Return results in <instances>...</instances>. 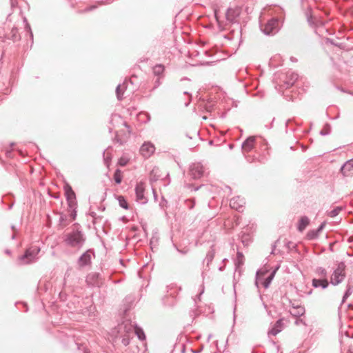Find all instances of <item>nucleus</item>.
I'll return each instance as SVG.
<instances>
[{
	"label": "nucleus",
	"mask_w": 353,
	"mask_h": 353,
	"mask_svg": "<svg viewBox=\"0 0 353 353\" xmlns=\"http://www.w3.org/2000/svg\"><path fill=\"white\" fill-rule=\"evenodd\" d=\"M290 305L292 306V307L293 308V306H297L298 305H295L294 303L292 302V301H290Z\"/></svg>",
	"instance_id": "603ef678"
},
{
	"label": "nucleus",
	"mask_w": 353,
	"mask_h": 353,
	"mask_svg": "<svg viewBox=\"0 0 353 353\" xmlns=\"http://www.w3.org/2000/svg\"><path fill=\"white\" fill-rule=\"evenodd\" d=\"M91 215H92V217H94V216H95V213H94V212H92Z\"/></svg>",
	"instance_id": "052dcab7"
},
{
	"label": "nucleus",
	"mask_w": 353,
	"mask_h": 353,
	"mask_svg": "<svg viewBox=\"0 0 353 353\" xmlns=\"http://www.w3.org/2000/svg\"><path fill=\"white\" fill-rule=\"evenodd\" d=\"M94 257V252L92 249L87 250L83 252L77 260V265L79 268H83L90 266L92 263V258Z\"/></svg>",
	"instance_id": "0eeeda50"
},
{
	"label": "nucleus",
	"mask_w": 353,
	"mask_h": 353,
	"mask_svg": "<svg viewBox=\"0 0 353 353\" xmlns=\"http://www.w3.org/2000/svg\"><path fill=\"white\" fill-rule=\"evenodd\" d=\"M341 172L343 175L348 176L353 173V160H350L347 161L342 167H341Z\"/></svg>",
	"instance_id": "a211bd4d"
},
{
	"label": "nucleus",
	"mask_w": 353,
	"mask_h": 353,
	"mask_svg": "<svg viewBox=\"0 0 353 353\" xmlns=\"http://www.w3.org/2000/svg\"><path fill=\"white\" fill-rule=\"evenodd\" d=\"M261 29L266 35H274L279 30V20L273 18L269 20L264 26H261Z\"/></svg>",
	"instance_id": "423d86ee"
},
{
	"label": "nucleus",
	"mask_w": 353,
	"mask_h": 353,
	"mask_svg": "<svg viewBox=\"0 0 353 353\" xmlns=\"http://www.w3.org/2000/svg\"><path fill=\"white\" fill-rule=\"evenodd\" d=\"M128 163V160L124 159V158H121L119 160V164L121 165V166H125Z\"/></svg>",
	"instance_id": "58836bf2"
},
{
	"label": "nucleus",
	"mask_w": 353,
	"mask_h": 353,
	"mask_svg": "<svg viewBox=\"0 0 353 353\" xmlns=\"http://www.w3.org/2000/svg\"><path fill=\"white\" fill-rule=\"evenodd\" d=\"M315 272L316 274L321 276V277H323V279H326V276H327V271L325 268H322V267H318L316 270H315Z\"/></svg>",
	"instance_id": "c85d7f7f"
},
{
	"label": "nucleus",
	"mask_w": 353,
	"mask_h": 353,
	"mask_svg": "<svg viewBox=\"0 0 353 353\" xmlns=\"http://www.w3.org/2000/svg\"><path fill=\"white\" fill-rule=\"evenodd\" d=\"M136 200L141 204H145L148 199L145 196V184L139 182L135 187Z\"/></svg>",
	"instance_id": "6e6552de"
},
{
	"label": "nucleus",
	"mask_w": 353,
	"mask_h": 353,
	"mask_svg": "<svg viewBox=\"0 0 353 353\" xmlns=\"http://www.w3.org/2000/svg\"><path fill=\"white\" fill-rule=\"evenodd\" d=\"M165 70V67L162 64H157L153 67V73L157 77H161Z\"/></svg>",
	"instance_id": "4be33fe9"
},
{
	"label": "nucleus",
	"mask_w": 353,
	"mask_h": 353,
	"mask_svg": "<svg viewBox=\"0 0 353 353\" xmlns=\"http://www.w3.org/2000/svg\"><path fill=\"white\" fill-rule=\"evenodd\" d=\"M86 282L90 285H99L101 283L99 274L97 272L90 273L86 277Z\"/></svg>",
	"instance_id": "2eb2a0df"
},
{
	"label": "nucleus",
	"mask_w": 353,
	"mask_h": 353,
	"mask_svg": "<svg viewBox=\"0 0 353 353\" xmlns=\"http://www.w3.org/2000/svg\"><path fill=\"white\" fill-rule=\"evenodd\" d=\"M342 210H343L342 207H340V206L336 207L334 209L332 210L331 211H330L328 212V216L332 218H334V217L336 216Z\"/></svg>",
	"instance_id": "7c9ffc66"
},
{
	"label": "nucleus",
	"mask_w": 353,
	"mask_h": 353,
	"mask_svg": "<svg viewBox=\"0 0 353 353\" xmlns=\"http://www.w3.org/2000/svg\"><path fill=\"white\" fill-rule=\"evenodd\" d=\"M283 329V321L282 319H279L274 324L272 327L268 331L269 335L276 336Z\"/></svg>",
	"instance_id": "f3484780"
},
{
	"label": "nucleus",
	"mask_w": 353,
	"mask_h": 353,
	"mask_svg": "<svg viewBox=\"0 0 353 353\" xmlns=\"http://www.w3.org/2000/svg\"><path fill=\"white\" fill-rule=\"evenodd\" d=\"M63 243L67 248L79 251L86 241V236L83 231L78 228H72L63 235Z\"/></svg>",
	"instance_id": "f257e3e1"
},
{
	"label": "nucleus",
	"mask_w": 353,
	"mask_h": 353,
	"mask_svg": "<svg viewBox=\"0 0 353 353\" xmlns=\"http://www.w3.org/2000/svg\"><path fill=\"white\" fill-rule=\"evenodd\" d=\"M240 10L239 8H228L226 13L225 17L226 19L230 22H234L236 19L239 16Z\"/></svg>",
	"instance_id": "dca6fc26"
},
{
	"label": "nucleus",
	"mask_w": 353,
	"mask_h": 353,
	"mask_svg": "<svg viewBox=\"0 0 353 353\" xmlns=\"http://www.w3.org/2000/svg\"><path fill=\"white\" fill-rule=\"evenodd\" d=\"M345 267L343 262H341L338 264L337 268L334 270L330 278V283L332 285H337L345 279Z\"/></svg>",
	"instance_id": "39448f33"
},
{
	"label": "nucleus",
	"mask_w": 353,
	"mask_h": 353,
	"mask_svg": "<svg viewBox=\"0 0 353 353\" xmlns=\"http://www.w3.org/2000/svg\"><path fill=\"white\" fill-rule=\"evenodd\" d=\"M23 21L26 23V30L30 32V37H31V38H32V37H33V34H32V31H31L30 26V25L28 23L27 20H26V18H24Z\"/></svg>",
	"instance_id": "4c0bfd02"
},
{
	"label": "nucleus",
	"mask_w": 353,
	"mask_h": 353,
	"mask_svg": "<svg viewBox=\"0 0 353 353\" xmlns=\"http://www.w3.org/2000/svg\"><path fill=\"white\" fill-rule=\"evenodd\" d=\"M189 172L193 179H199L203 175L204 168L201 163H194L190 165Z\"/></svg>",
	"instance_id": "9d476101"
},
{
	"label": "nucleus",
	"mask_w": 353,
	"mask_h": 353,
	"mask_svg": "<svg viewBox=\"0 0 353 353\" xmlns=\"http://www.w3.org/2000/svg\"><path fill=\"white\" fill-rule=\"evenodd\" d=\"M119 205L123 208L127 210L128 208V204L125 198L123 196H119L117 198Z\"/></svg>",
	"instance_id": "c756f323"
},
{
	"label": "nucleus",
	"mask_w": 353,
	"mask_h": 353,
	"mask_svg": "<svg viewBox=\"0 0 353 353\" xmlns=\"http://www.w3.org/2000/svg\"><path fill=\"white\" fill-rule=\"evenodd\" d=\"M122 173L119 169H117L114 174V180L117 184H120L122 181Z\"/></svg>",
	"instance_id": "bb28decb"
},
{
	"label": "nucleus",
	"mask_w": 353,
	"mask_h": 353,
	"mask_svg": "<svg viewBox=\"0 0 353 353\" xmlns=\"http://www.w3.org/2000/svg\"><path fill=\"white\" fill-rule=\"evenodd\" d=\"M279 268V266L276 267L275 269L272 270L270 273V274L266 277H265V275L268 273L267 271H264L261 273H259V272H257L256 278V285H259V284H261L264 287V288H268Z\"/></svg>",
	"instance_id": "20e7f679"
},
{
	"label": "nucleus",
	"mask_w": 353,
	"mask_h": 353,
	"mask_svg": "<svg viewBox=\"0 0 353 353\" xmlns=\"http://www.w3.org/2000/svg\"><path fill=\"white\" fill-rule=\"evenodd\" d=\"M202 293H203V290H201V292L200 294L199 295V296H198V299H199V296H200V295H201Z\"/></svg>",
	"instance_id": "13d9d810"
},
{
	"label": "nucleus",
	"mask_w": 353,
	"mask_h": 353,
	"mask_svg": "<svg viewBox=\"0 0 353 353\" xmlns=\"http://www.w3.org/2000/svg\"><path fill=\"white\" fill-rule=\"evenodd\" d=\"M10 1H11V6H12V7L15 6V1L14 0H10Z\"/></svg>",
	"instance_id": "3c124183"
},
{
	"label": "nucleus",
	"mask_w": 353,
	"mask_h": 353,
	"mask_svg": "<svg viewBox=\"0 0 353 353\" xmlns=\"http://www.w3.org/2000/svg\"><path fill=\"white\" fill-rule=\"evenodd\" d=\"M111 159H112V154H111V153L108 151V150H105L103 152V161H104L105 165L108 168L110 166V162H111Z\"/></svg>",
	"instance_id": "b1692460"
},
{
	"label": "nucleus",
	"mask_w": 353,
	"mask_h": 353,
	"mask_svg": "<svg viewBox=\"0 0 353 353\" xmlns=\"http://www.w3.org/2000/svg\"><path fill=\"white\" fill-rule=\"evenodd\" d=\"M255 140V137H250L243 141L242 143V150L243 153L249 152L253 149Z\"/></svg>",
	"instance_id": "4468645a"
},
{
	"label": "nucleus",
	"mask_w": 353,
	"mask_h": 353,
	"mask_svg": "<svg viewBox=\"0 0 353 353\" xmlns=\"http://www.w3.org/2000/svg\"><path fill=\"white\" fill-rule=\"evenodd\" d=\"M324 227H325V223H321V224L319 225V227L316 230H316V231L319 234V233L323 230V229L324 228Z\"/></svg>",
	"instance_id": "79ce46f5"
},
{
	"label": "nucleus",
	"mask_w": 353,
	"mask_h": 353,
	"mask_svg": "<svg viewBox=\"0 0 353 353\" xmlns=\"http://www.w3.org/2000/svg\"><path fill=\"white\" fill-rule=\"evenodd\" d=\"M214 254L213 251H209L207 253L206 256L204 259V262H206L207 265H208L210 264V263L212 262V261L214 259Z\"/></svg>",
	"instance_id": "2f4dec72"
},
{
	"label": "nucleus",
	"mask_w": 353,
	"mask_h": 353,
	"mask_svg": "<svg viewBox=\"0 0 353 353\" xmlns=\"http://www.w3.org/2000/svg\"><path fill=\"white\" fill-rule=\"evenodd\" d=\"M41 249L37 245H32L28 248L25 253L18 258L19 265H26L35 262L38 259Z\"/></svg>",
	"instance_id": "7ed1b4c3"
},
{
	"label": "nucleus",
	"mask_w": 353,
	"mask_h": 353,
	"mask_svg": "<svg viewBox=\"0 0 353 353\" xmlns=\"http://www.w3.org/2000/svg\"><path fill=\"white\" fill-rule=\"evenodd\" d=\"M241 240L242 243L245 246H247L251 242V236L249 234L243 233V234H242V235L241 236Z\"/></svg>",
	"instance_id": "cd10ccee"
},
{
	"label": "nucleus",
	"mask_w": 353,
	"mask_h": 353,
	"mask_svg": "<svg viewBox=\"0 0 353 353\" xmlns=\"http://www.w3.org/2000/svg\"><path fill=\"white\" fill-rule=\"evenodd\" d=\"M309 223H310V219H308V217L306 216H302L300 219L299 222L298 230L300 232L303 231L306 228V227L309 225Z\"/></svg>",
	"instance_id": "412c9836"
},
{
	"label": "nucleus",
	"mask_w": 353,
	"mask_h": 353,
	"mask_svg": "<svg viewBox=\"0 0 353 353\" xmlns=\"http://www.w3.org/2000/svg\"><path fill=\"white\" fill-rule=\"evenodd\" d=\"M283 84L281 85L284 88H289L292 86L298 79V74L294 72L289 71L282 77Z\"/></svg>",
	"instance_id": "1a4fd4ad"
},
{
	"label": "nucleus",
	"mask_w": 353,
	"mask_h": 353,
	"mask_svg": "<svg viewBox=\"0 0 353 353\" xmlns=\"http://www.w3.org/2000/svg\"><path fill=\"white\" fill-rule=\"evenodd\" d=\"M12 230H13V234H12L11 238H12V239H14L16 238V233H15L16 229H15V227L12 225Z\"/></svg>",
	"instance_id": "a18cd8bd"
},
{
	"label": "nucleus",
	"mask_w": 353,
	"mask_h": 353,
	"mask_svg": "<svg viewBox=\"0 0 353 353\" xmlns=\"http://www.w3.org/2000/svg\"><path fill=\"white\" fill-rule=\"evenodd\" d=\"M134 334H136L137 337L141 341H144L145 339V333L141 327L134 326Z\"/></svg>",
	"instance_id": "393cba45"
},
{
	"label": "nucleus",
	"mask_w": 353,
	"mask_h": 353,
	"mask_svg": "<svg viewBox=\"0 0 353 353\" xmlns=\"http://www.w3.org/2000/svg\"><path fill=\"white\" fill-rule=\"evenodd\" d=\"M65 196L68 202V205L70 209H73L75 205V194L72 190V188L69 185H66L65 188Z\"/></svg>",
	"instance_id": "f8f14e48"
},
{
	"label": "nucleus",
	"mask_w": 353,
	"mask_h": 353,
	"mask_svg": "<svg viewBox=\"0 0 353 353\" xmlns=\"http://www.w3.org/2000/svg\"><path fill=\"white\" fill-rule=\"evenodd\" d=\"M161 84V77H157V79L154 81V89L158 88Z\"/></svg>",
	"instance_id": "a19ab883"
},
{
	"label": "nucleus",
	"mask_w": 353,
	"mask_h": 353,
	"mask_svg": "<svg viewBox=\"0 0 353 353\" xmlns=\"http://www.w3.org/2000/svg\"><path fill=\"white\" fill-rule=\"evenodd\" d=\"M134 325L129 321H125L117 327L118 336L121 338V342L125 345H129L130 339L134 335Z\"/></svg>",
	"instance_id": "f03ea898"
},
{
	"label": "nucleus",
	"mask_w": 353,
	"mask_h": 353,
	"mask_svg": "<svg viewBox=\"0 0 353 353\" xmlns=\"http://www.w3.org/2000/svg\"><path fill=\"white\" fill-rule=\"evenodd\" d=\"M6 154H7L8 157H10V151H7Z\"/></svg>",
	"instance_id": "5fc2aeb1"
},
{
	"label": "nucleus",
	"mask_w": 353,
	"mask_h": 353,
	"mask_svg": "<svg viewBox=\"0 0 353 353\" xmlns=\"http://www.w3.org/2000/svg\"><path fill=\"white\" fill-rule=\"evenodd\" d=\"M11 38L14 41H17L20 39V36L17 28H12L11 30Z\"/></svg>",
	"instance_id": "473e14b6"
},
{
	"label": "nucleus",
	"mask_w": 353,
	"mask_h": 353,
	"mask_svg": "<svg viewBox=\"0 0 353 353\" xmlns=\"http://www.w3.org/2000/svg\"><path fill=\"white\" fill-rule=\"evenodd\" d=\"M66 219V216L65 215H61L59 219L60 223L63 222Z\"/></svg>",
	"instance_id": "de8ad7c7"
},
{
	"label": "nucleus",
	"mask_w": 353,
	"mask_h": 353,
	"mask_svg": "<svg viewBox=\"0 0 353 353\" xmlns=\"http://www.w3.org/2000/svg\"><path fill=\"white\" fill-rule=\"evenodd\" d=\"M319 234L315 230H310L307 232V238L309 239H315L319 236Z\"/></svg>",
	"instance_id": "f704fd0d"
},
{
	"label": "nucleus",
	"mask_w": 353,
	"mask_h": 353,
	"mask_svg": "<svg viewBox=\"0 0 353 353\" xmlns=\"http://www.w3.org/2000/svg\"><path fill=\"white\" fill-rule=\"evenodd\" d=\"M244 263V256L242 252H238L236 254V259L235 261V265L239 268Z\"/></svg>",
	"instance_id": "a878e982"
},
{
	"label": "nucleus",
	"mask_w": 353,
	"mask_h": 353,
	"mask_svg": "<svg viewBox=\"0 0 353 353\" xmlns=\"http://www.w3.org/2000/svg\"><path fill=\"white\" fill-rule=\"evenodd\" d=\"M125 83L123 84H119L116 88V94L118 100L121 101L123 99V91L125 89Z\"/></svg>",
	"instance_id": "5701e85b"
},
{
	"label": "nucleus",
	"mask_w": 353,
	"mask_h": 353,
	"mask_svg": "<svg viewBox=\"0 0 353 353\" xmlns=\"http://www.w3.org/2000/svg\"><path fill=\"white\" fill-rule=\"evenodd\" d=\"M185 203L188 209L192 210L194 208L195 202L194 199H187Z\"/></svg>",
	"instance_id": "c9c22d12"
},
{
	"label": "nucleus",
	"mask_w": 353,
	"mask_h": 353,
	"mask_svg": "<svg viewBox=\"0 0 353 353\" xmlns=\"http://www.w3.org/2000/svg\"><path fill=\"white\" fill-rule=\"evenodd\" d=\"M155 150V147L150 142H145L140 148V153L144 158H149Z\"/></svg>",
	"instance_id": "9b49d317"
},
{
	"label": "nucleus",
	"mask_w": 353,
	"mask_h": 353,
	"mask_svg": "<svg viewBox=\"0 0 353 353\" xmlns=\"http://www.w3.org/2000/svg\"><path fill=\"white\" fill-rule=\"evenodd\" d=\"M290 314L295 317H300L305 313V308L301 305L293 306V310H291Z\"/></svg>",
	"instance_id": "aec40b11"
},
{
	"label": "nucleus",
	"mask_w": 353,
	"mask_h": 353,
	"mask_svg": "<svg viewBox=\"0 0 353 353\" xmlns=\"http://www.w3.org/2000/svg\"><path fill=\"white\" fill-rule=\"evenodd\" d=\"M345 292L350 295H351L353 292V285L350 283V281L347 282Z\"/></svg>",
	"instance_id": "e433bc0d"
},
{
	"label": "nucleus",
	"mask_w": 353,
	"mask_h": 353,
	"mask_svg": "<svg viewBox=\"0 0 353 353\" xmlns=\"http://www.w3.org/2000/svg\"><path fill=\"white\" fill-rule=\"evenodd\" d=\"M244 204L245 200L241 196L234 197L230 201V206L239 212L243 209Z\"/></svg>",
	"instance_id": "ddd939ff"
},
{
	"label": "nucleus",
	"mask_w": 353,
	"mask_h": 353,
	"mask_svg": "<svg viewBox=\"0 0 353 353\" xmlns=\"http://www.w3.org/2000/svg\"><path fill=\"white\" fill-rule=\"evenodd\" d=\"M70 216H71L72 219H75V218L77 216V212L74 210H73V211L72 212Z\"/></svg>",
	"instance_id": "49530a36"
},
{
	"label": "nucleus",
	"mask_w": 353,
	"mask_h": 353,
	"mask_svg": "<svg viewBox=\"0 0 353 353\" xmlns=\"http://www.w3.org/2000/svg\"><path fill=\"white\" fill-rule=\"evenodd\" d=\"M5 252L7 254H10V251L9 250H6L5 251Z\"/></svg>",
	"instance_id": "864d4df0"
},
{
	"label": "nucleus",
	"mask_w": 353,
	"mask_h": 353,
	"mask_svg": "<svg viewBox=\"0 0 353 353\" xmlns=\"http://www.w3.org/2000/svg\"><path fill=\"white\" fill-rule=\"evenodd\" d=\"M214 17H215L216 20L217 21V22H219V21L218 14H217V11L216 10L214 11Z\"/></svg>",
	"instance_id": "09e8293b"
},
{
	"label": "nucleus",
	"mask_w": 353,
	"mask_h": 353,
	"mask_svg": "<svg viewBox=\"0 0 353 353\" xmlns=\"http://www.w3.org/2000/svg\"><path fill=\"white\" fill-rule=\"evenodd\" d=\"M350 296V295L345 292L343 296L342 303H343Z\"/></svg>",
	"instance_id": "c03bdc74"
},
{
	"label": "nucleus",
	"mask_w": 353,
	"mask_h": 353,
	"mask_svg": "<svg viewBox=\"0 0 353 353\" xmlns=\"http://www.w3.org/2000/svg\"><path fill=\"white\" fill-rule=\"evenodd\" d=\"M312 286L315 288H322L323 289H325L327 288L329 285V282L327 281V279H313L312 281Z\"/></svg>",
	"instance_id": "6ab92c4d"
},
{
	"label": "nucleus",
	"mask_w": 353,
	"mask_h": 353,
	"mask_svg": "<svg viewBox=\"0 0 353 353\" xmlns=\"http://www.w3.org/2000/svg\"><path fill=\"white\" fill-rule=\"evenodd\" d=\"M84 353H88L86 350H85Z\"/></svg>",
	"instance_id": "680f3d73"
},
{
	"label": "nucleus",
	"mask_w": 353,
	"mask_h": 353,
	"mask_svg": "<svg viewBox=\"0 0 353 353\" xmlns=\"http://www.w3.org/2000/svg\"><path fill=\"white\" fill-rule=\"evenodd\" d=\"M348 353H353V349L352 350H351V349L349 350Z\"/></svg>",
	"instance_id": "4d7b16f0"
},
{
	"label": "nucleus",
	"mask_w": 353,
	"mask_h": 353,
	"mask_svg": "<svg viewBox=\"0 0 353 353\" xmlns=\"http://www.w3.org/2000/svg\"><path fill=\"white\" fill-rule=\"evenodd\" d=\"M330 131H331L330 125L327 123L324 125L323 128L321 130L320 134L323 136L327 135L330 133Z\"/></svg>",
	"instance_id": "72a5a7b5"
},
{
	"label": "nucleus",
	"mask_w": 353,
	"mask_h": 353,
	"mask_svg": "<svg viewBox=\"0 0 353 353\" xmlns=\"http://www.w3.org/2000/svg\"><path fill=\"white\" fill-rule=\"evenodd\" d=\"M153 193H154V198L156 199L157 195H156L155 192H154V190H153Z\"/></svg>",
	"instance_id": "bf43d9fd"
},
{
	"label": "nucleus",
	"mask_w": 353,
	"mask_h": 353,
	"mask_svg": "<svg viewBox=\"0 0 353 353\" xmlns=\"http://www.w3.org/2000/svg\"><path fill=\"white\" fill-rule=\"evenodd\" d=\"M350 296V295L345 292L343 296L342 303H343Z\"/></svg>",
	"instance_id": "37998d69"
},
{
	"label": "nucleus",
	"mask_w": 353,
	"mask_h": 353,
	"mask_svg": "<svg viewBox=\"0 0 353 353\" xmlns=\"http://www.w3.org/2000/svg\"><path fill=\"white\" fill-rule=\"evenodd\" d=\"M303 321L301 319H296V321H295V324L296 325H299L300 323H302Z\"/></svg>",
	"instance_id": "8fccbe9b"
},
{
	"label": "nucleus",
	"mask_w": 353,
	"mask_h": 353,
	"mask_svg": "<svg viewBox=\"0 0 353 353\" xmlns=\"http://www.w3.org/2000/svg\"><path fill=\"white\" fill-rule=\"evenodd\" d=\"M97 8V6L96 5H93V6H89V7H87L86 8H85L83 10V12L92 11Z\"/></svg>",
	"instance_id": "ea45409f"
},
{
	"label": "nucleus",
	"mask_w": 353,
	"mask_h": 353,
	"mask_svg": "<svg viewBox=\"0 0 353 353\" xmlns=\"http://www.w3.org/2000/svg\"><path fill=\"white\" fill-rule=\"evenodd\" d=\"M199 188H200V187H196V188H195L194 189V191H196V190H198Z\"/></svg>",
	"instance_id": "6e6d98bb"
}]
</instances>
